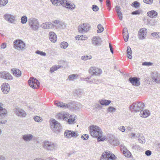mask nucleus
I'll return each mask as SVG.
<instances>
[{
	"mask_svg": "<svg viewBox=\"0 0 160 160\" xmlns=\"http://www.w3.org/2000/svg\"><path fill=\"white\" fill-rule=\"evenodd\" d=\"M52 22L55 24V28L57 29H64L66 27V24L64 22L60 21L59 20H55Z\"/></svg>",
	"mask_w": 160,
	"mask_h": 160,
	"instance_id": "nucleus-13",
	"label": "nucleus"
},
{
	"mask_svg": "<svg viewBox=\"0 0 160 160\" xmlns=\"http://www.w3.org/2000/svg\"><path fill=\"white\" fill-rule=\"evenodd\" d=\"M8 0H0V7L4 6L8 2Z\"/></svg>",
	"mask_w": 160,
	"mask_h": 160,
	"instance_id": "nucleus-42",
	"label": "nucleus"
},
{
	"mask_svg": "<svg viewBox=\"0 0 160 160\" xmlns=\"http://www.w3.org/2000/svg\"><path fill=\"white\" fill-rule=\"evenodd\" d=\"M60 2L58 6L60 5L62 6L63 7H66V3L67 2V1L66 0H60Z\"/></svg>",
	"mask_w": 160,
	"mask_h": 160,
	"instance_id": "nucleus-48",
	"label": "nucleus"
},
{
	"mask_svg": "<svg viewBox=\"0 0 160 160\" xmlns=\"http://www.w3.org/2000/svg\"><path fill=\"white\" fill-rule=\"evenodd\" d=\"M64 134L67 138L74 137H77L78 136V134L75 132L68 130L65 131Z\"/></svg>",
	"mask_w": 160,
	"mask_h": 160,
	"instance_id": "nucleus-14",
	"label": "nucleus"
},
{
	"mask_svg": "<svg viewBox=\"0 0 160 160\" xmlns=\"http://www.w3.org/2000/svg\"><path fill=\"white\" fill-rule=\"evenodd\" d=\"M134 151H138L141 149L140 146L136 144H131L130 145Z\"/></svg>",
	"mask_w": 160,
	"mask_h": 160,
	"instance_id": "nucleus-32",
	"label": "nucleus"
},
{
	"mask_svg": "<svg viewBox=\"0 0 160 160\" xmlns=\"http://www.w3.org/2000/svg\"><path fill=\"white\" fill-rule=\"evenodd\" d=\"M0 77L7 80H12V78L11 75L6 71L0 72Z\"/></svg>",
	"mask_w": 160,
	"mask_h": 160,
	"instance_id": "nucleus-15",
	"label": "nucleus"
},
{
	"mask_svg": "<svg viewBox=\"0 0 160 160\" xmlns=\"http://www.w3.org/2000/svg\"><path fill=\"white\" fill-rule=\"evenodd\" d=\"M15 112L17 116L20 117H25L27 115L25 111L18 108H16Z\"/></svg>",
	"mask_w": 160,
	"mask_h": 160,
	"instance_id": "nucleus-17",
	"label": "nucleus"
},
{
	"mask_svg": "<svg viewBox=\"0 0 160 160\" xmlns=\"http://www.w3.org/2000/svg\"><path fill=\"white\" fill-rule=\"evenodd\" d=\"M90 27L86 23H83L79 26L78 30L79 32L83 33L89 29Z\"/></svg>",
	"mask_w": 160,
	"mask_h": 160,
	"instance_id": "nucleus-16",
	"label": "nucleus"
},
{
	"mask_svg": "<svg viewBox=\"0 0 160 160\" xmlns=\"http://www.w3.org/2000/svg\"><path fill=\"white\" fill-rule=\"evenodd\" d=\"M123 154L126 157L128 158L130 157L131 154V152L128 150L124 146L123 147Z\"/></svg>",
	"mask_w": 160,
	"mask_h": 160,
	"instance_id": "nucleus-31",
	"label": "nucleus"
},
{
	"mask_svg": "<svg viewBox=\"0 0 160 160\" xmlns=\"http://www.w3.org/2000/svg\"><path fill=\"white\" fill-rule=\"evenodd\" d=\"M92 8L94 12H97L99 10V8L96 5L92 6Z\"/></svg>",
	"mask_w": 160,
	"mask_h": 160,
	"instance_id": "nucleus-49",
	"label": "nucleus"
},
{
	"mask_svg": "<svg viewBox=\"0 0 160 160\" xmlns=\"http://www.w3.org/2000/svg\"><path fill=\"white\" fill-rule=\"evenodd\" d=\"M47 29L54 28L55 27V24H53L51 22H47Z\"/></svg>",
	"mask_w": 160,
	"mask_h": 160,
	"instance_id": "nucleus-41",
	"label": "nucleus"
},
{
	"mask_svg": "<svg viewBox=\"0 0 160 160\" xmlns=\"http://www.w3.org/2000/svg\"><path fill=\"white\" fill-rule=\"evenodd\" d=\"M109 47L110 49V51L112 53H113V49L112 47L111 43L109 44Z\"/></svg>",
	"mask_w": 160,
	"mask_h": 160,
	"instance_id": "nucleus-64",
	"label": "nucleus"
},
{
	"mask_svg": "<svg viewBox=\"0 0 160 160\" xmlns=\"http://www.w3.org/2000/svg\"><path fill=\"white\" fill-rule=\"evenodd\" d=\"M68 43L65 42H63L61 43L60 47L63 49H66L68 46Z\"/></svg>",
	"mask_w": 160,
	"mask_h": 160,
	"instance_id": "nucleus-38",
	"label": "nucleus"
},
{
	"mask_svg": "<svg viewBox=\"0 0 160 160\" xmlns=\"http://www.w3.org/2000/svg\"><path fill=\"white\" fill-rule=\"evenodd\" d=\"M51 127L52 130L56 133H58L62 129L60 124L55 119L52 120Z\"/></svg>",
	"mask_w": 160,
	"mask_h": 160,
	"instance_id": "nucleus-4",
	"label": "nucleus"
},
{
	"mask_svg": "<svg viewBox=\"0 0 160 160\" xmlns=\"http://www.w3.org/2000/svg\"><path fill=\"white\" fill-rule=\"evenodd\" d=\"M89 138V135L88 134H83L81 136V138L83 140H87Z\"/></svg>",
	"mask_w": 160,
	"mask_h": 160,
	"instance_id": "nucleus-57",
	"label": "nucleus"
},
{
	"mask_svg": "<svg viewBox=\"0 0 160 160\" xmlns=\"http://www.w3.org/2000/svg\"><path fill=\"white\" fill-rule=\"evenodd\" d=\"M144 107V103L141 102H135L133 103L130 108L132 112H137L143 110Z\"/></svg>",
	"mask_w": 160,
	"mask_h": 160,
	"instance_id": "nucleus-3",
	"label": "nucleus"
},
{
	"mask_svg": "<svg viewBox=\"0 0 160 160\" xmlns=\"http://www.w3.org/2000/svg\"><path fill=\"white\" fill-rule=\"evenodd\" d=\"M92 58V57L91 56H88L87 55L86 56H83L81 58V59L82 60H87L89 59H91Z\"/></svg>",
	"mask_w": 160,
	"mask_h": 160,
	"instance_id": "nucleus-46",
	"label": "nucleus"
},
{
	"mask_svg": "<svg viewBox=\"0 0 160 160\" xmlns=\"http://www.w3.org/2000/svg\"><path fill=\"white\" fill-rule=\"evenodd\" d=\"M3 18L6 21L11 23H14L16 21L15 16L10 14H5Z\"/></svg>",
	"mask_w": 160,
	"mask_h": 160,
	"instance_id": "nucleus-9",
	"label": "nucleus"
},
{
	"mask_svg": "<svg viewBox=\"0 0 160 160\" xmlns=\"http://www.w3.org/2000/svg\"><path fill=\"white\" fill-rule=\"evenodd\" d=\"M13 75L17 77H20L21 75V72L19 69L13 68L12 69Z\"/></svg>",
	"mask_w": 160,
	"mask_h": 160,
	"instance_id": "nucleus-28",
	"label": "nucleus"
},
{
	"mask_svg": "<svg viewBox=\"0 0 160 160\" xmlns=\"http://www.w3.org/2000/svg\"><path fill=\"white\" fill-rule=\"evenodd\" d=\"M145 154L147 156H150L152 154V152L150 150H147L145 152Z\"/></svg>",
	"mask_w": 160,
	"mask_h": 160,
	"instance_id": "nucleus-60",
	"label": "nucleus"
},
{
	"mask_svg": "<svg viewBox=\"0 0 160 160\" xmlns=\"http://www.w3.org/2000/svg\"><path fill=\"white\" fill-rule=\"evenodd\" d=\"M49 38L50 41L52 42H55L57 40V36L54 32H49Z\"/></svg>",
	"mask_w": 160,
	"mask_h": 160,
	"instance_id": "nucleus-22",
	"label": "nucleus"
},
{
	"mask_svg": "<svg viewBox=\"0 0 160 160\" xmlns=\"http://www.w3.org/2000/svg\"><path fill=\"white\" fill-rule=\"evenodd\" d=\"M76 39L77 40H85L87 39V37H85V36H83V35H81L80 36L79 35H78L76 37Z\"/></svg>",
	"mask_w": 160,
	"mask_h": 160,
	"instance_id": "nucleus-40",
	"label": "nucleus"
},
{
	"mask_svg": "<svg viewBox=\"0 0 160 160\" xmlns=\"http://www.w3.org/2000/svg\"><path fill=\"white\" fill-rule=\"evenodd\" d=\"M57 70V69L55 67V66H54L50 68V72H53L56 71Z\"/></svg>",
	"mask_w": 160,
	"mask_h": 160,
	"instance_id": "nucleus-61",
	"label": "nucleus"
},
{
	"mask_svg": "<svg viewBox=\"0 0 160 160\" xmlns=\"http://www.w3.org/2000/svg\"><path fill=\"white\" fill-rule=\"evenodd\" d=\"M106 5L107 7L109 10H110L111 8V2L110 0H107L106 1Z\"/></svg>",
	"mask_w": 160,
	"mask_h": 160,
	"instance_id": "nucleus-54",
	"label": "nucleus"
},
{
	"mask_svg": "<svg viewBox=\"0 0 160 160\" xmlns=\"http://www.w3.org/2000/svg\"><path fill=\"white\" fill-rule=\"evenodd\" d=\"M123 37L125 42H127L128 41L129 35L128 33L127 32L123 33Z\"/></svg>",
	"mask_w": 160,
	"mask_h": 160,
	"instance_id": "nucleus-47",
	"label": "nucleus"
},
{
	"mask_svg": "<svg viewBox=\"0 0 160 160\" xmlns=\"http://www.w3.org/2000/svg\"><path fill=\"white\" fill-rule=\"evenodd\" d=\"M40 27L44 29H47V22L42 23Z\"/></svg>",
	"mask_w": 160,
	"mask_h": 160,
	"instance_id": "nucleus-56",
	"label": "nucleus"
},
{
	"mask_svg": "<svg viewBox=\"0 0 160 160\" xmlns=\"http://www.w3.org/2000/svg\"><path fill=\"white\" fill-rule=\"evenodd\" d=\"M25 46L24 42L21 40H16L13 42V47L15 49L22 50L24 49Z\"/></svg>",
	"mask_w": 160,
	"mask_h": 160,
	"instance_id": "nucleus-8",
	"label": "nucleus"
},
{
	"mask_svg": "<svg viewBox=\"0 0 160 160\" xmlns=\"http://www.w3.org/2000/svg\"><path fill=\"white\" fill-rule=\"evenodd\" d=\"M151 35L153 37L157 39L160 38V32H154L152 33Z\"/></svg>",
	"mask_w": 160,
	"mask_h": 160,
	"instance_id": "nucleus-34",
	"label": "nucleus"
},
{
	"mask_svg": "<svg viewBox=\"0 0 160 160\" xmlns=\"http://www.w3.org/2000/svg\"><path fill=\"white\" fill-rule=\"evenodd\" d=\"M109 142L111 144L114 146H117L119 144V141L117 139L111 140L109 141Z\"/></svg>",
	"mask_w": 160,
	"mask_h": 160,
	"instance_id": "nucleus-35",
	"label": "nucleus"
},
{
	"mask_svg": "<svg viewBox=\"0 0 160 160\" xmlns=\"http://www.w3.org/2000/svg\"><path fill=\"white\" fill-rule=\"evenodd\" d=\"M33 119L36 122H40L42 121V119L40 117L37 116H34Z\"/></svg>",
	"mask_w": 160,
	"mask_h": 160,
	"instance_id": "nucleus-44",
	"label": "nucleus"
},
{
	"mask_svg": "<svg viewBox=\"0 0 160 160\" xmlns=\"http://www.w3.org/2000/svg\"><path fill=\"white\" fill-rule=\"evenodd\" d=\"M66 8H68L71 9H74L75 7V5L73 4H71L68 2H66Z\"/></svg>",
	"mask_w": 160,
	"mask_h": 160,
	"instance_id": "nucleus-36",
	"label": "nucleus"
},
{
	"mask_svg": "<svg viewBox=\"0 0 160 160\" xmlns=\"http://www.w3.org/2000/svg\"><path fill=\"white\" fill-rule=\"evenodd\" d=\"M99 102L102 106H107L109 105L111 102V101L110 100H107L103 99L101 100H99Z\"/></svg>",
	"mask_w": 160,
	"mask_h": 160,
	"instance_id": "nucleus-29",
	"label": "nucleus"
},
{
	"mask_svg": "<svg viewBox=\"0 0 160 160\" xmlns=\"http://www.w3.org/2000/svg\"><path fill=\"white\" fill-rule=\"evenodd\" d=\"M142 12V11L141 10H137L132 12L131 14L132 15H139Z\"/></svg>",
	"mask_w": 160,
	"mask_h": 160,
	"instance_id": "nucleus-52",
	"label": "nucleus"
},
{
	"mask_svg": "<svg viewBox=\"0 0 160 160\" xmlns=\"http://www.w3.org/2000/svg\"><path fill=\"white\" fill-rule=\"evenodd\" d=\"M119 19L122 20V12L117 14Z\"/></svg>",
	"mask_w": 160,
	"mask_h": 160,
	"instance_id": "nucleus-62",
	"label": "nucleus"
},
{
	"mask_svg": "<svg viewBox=\"0 0 160 160\" xmlns=\"http://www.w3.org/2000/svg\"><path fill=\"white\" fill-rule=\"evenodd\" d=\"M118 129L119 130H120L122 132H124L125 131V128L124 126H120L118 127Z\"/></svg>",
	"mask_w": 160,
	"mask_h": 160,
	"instance_id": "nucleus-58",
	"label": "nucleus"
},
{
	"mask_svg": "<svg viewBox=\"0 0 160 160\" xmlns=\"http://www.w3.org/2000/svg\"><path fill=\"white\" fill-rule=\"evenodd\" d=\"M147 15L150 18H155L157 17L158 13L154 10H151L147 12Z\"/></svg>",
	"mask_w": 160,
	"mask_h": 160,
	"instance_id": "nucleus-25",
	"label": "nucleus"
},
{
	"mask_svg": "<svg viewBox=\"0 0 160 160\" xmlns=\"http://www.w3.org/2000/svg\"><path fill=\"white\" fill-rule=\"evenodd\" d=\"M143 1L146 4H151L153 2V0H143Z\"/></svg>",
	"mask_w": 160,
	"mask_h": 160,
	"instance_id": "nucleus-55",
	"label": "nucleus"
},
{
	"mask_svg": "<svg viewBox=\"0 0 160 160\" xmlns=\"http://www.w3.org/2000/svg\"><path fill=\"white\" fill-rule=\"evenodd\" d=\"M36 53L37 54L40 55L42 56H45L46 55V53L39 50H37L36 52Z\"/></svg>",
	"mask_w": 160,
	"mask_h": 160,
	"instance_id": "nucleus-50",
	"label": "nucleus"
},
{
	"mask_svg": "<svg viewBox=\"0 0 160 160\" xmlns=\"http://www.w3.org/2000/svg\"><path fill=\"white\" fill-rule=\"evenodd\" d=\"M129 80L133 85L138 86L140 84L138 79L136 77H131L129 78Z\"/></svg>",
	"mask_w": 160,
	"mask_h": 160,
	"instance_id": "nucleus-21",
	"label": "nucleus"
},
{
	"mask_svg": "<svg viewBox=\"0 0 160 160\" xmlns=\"http://www.w3.org/2000/svg\"><path fill=\"white\" fill-rule=\"evenodd\" d=\"M132 6L135 8H137L140 7V4L137 1H134L132 3Z\"/></svg>",
	"mask_w": 160,
	"mask_h": 160,
	"instance_id": "nucleus-43",
	"label": "nucleus"
},
{
	"mask_svg": "<svg viewBox=\"0 0 160 160\" xmlns=\"http://www.w3.org/2000/svg\"><path fill=\"white\" fill-rule=\"evenodd\" d=\"M116 110V108L113 107H110L108 108V112L112 113L115 112Z\"/></svg>",
	"mask_w": 160,
	"mask_h": 160,
	"instance_id": "nucleus-45",
	"label": "nucleus"
},
{
	"mask_svg": "<svg viewBox=\"0 0 160 160\" xmlns=\"http://www.w3.org/2000/svg\"><path fill=\"white\" fill-rule=\"evenodd\" d=\"M115 9L117 14L121 12L120 11L121 8L119 6H116L115 7Z\"/></svg>",
	"mask_w": 160,
	"mask_h": 160,
	"instance_id": "nucleus-59",
	"label": "nucleus"
},
{
	"mask_svg": "<svg viewBox=\"0 0 160 160\" xmlns=\"http://www.w3.org/2000/svg\"><path fill=\"white\" fill-rule=\"evenodd\" d=\"M127 53L128 58L130 59H131L132 58V51L131 48L129 46L127 47Z\"/></svg>",
	"mask_w": 160,
	"mask_h": 160,
	"instance_id": "nucleus-30",
	"label": "nucleus"
},
{
	"mask_svg": "<svg viewBox=\"0 0 160 160\" xmlns=\"http://www.w3.org/2000/svg\"><path fill=\"white\" fill-rule=\"evenodd\" d=\"M75 116L72 115H69V114H68L67 115L68 119L67 120L65 121H67L68 123L69 124H73L75 120Z\"/></svg>",
	"mask_w": 160,
	"mask_h": 160,
	"instance_id": "nucleus-26",
	"label": "nucleus"
},
{
	"mask_svg": "<svg viewBox=\"0 0 160 160\" xmlns=\"http://www.w3.org/2000/svg\"><path fill=\"white\" fill-rule=\"evenodd\" d=\"M1 88L3 92L6 94L9 91V86L8 83H3L1 85Z\"/></svg>",
	"mask_w": 160,
	"mask_h": 160,
	"instance_id": "nucleus-20",
	"label": "nucleus"
},
{
	"mask_svg": "<svg viewBox=\"0 0 160 160\" xmlns=\"http://www.w3.org/2000/svg\"><path fill=\"white\" fill-rule=\"evenodd\" d=\"M21 20L22 23L23 24L26 23L28 21L27 18L25 15H24L22 17Z\"/></svg>",
	"mask_w": 160,
	"mask_h": 160,
	"instance_id": "nucleus-39",
	"label": "nucleus"
},
{
	"mask_svg": "<svg viewBox=\"0 0 160 160\" xmlns=\"http://www.w3.org/2000/svg\"><path fill=\"white\" fill-rule=\"evenodd\" d=\"M152 80L157 83H160V74L157 72H152Z\"/></svg>",
	"mask_w": 160,
	"mask_h": 160,
	"instance_id": "nucleus-18",
	"label": "nucleus"
},
{
	"mask_svg": "<svg viewBox=\"0 0 160 160\" xmlns=\"http://www.w3.org/2000/svg\"><path fill=\"white\" fill-rule=\"evenodd\" d=\"M153 63L150 62H142V65L143 66H150L152 65Z\"/></svg>",
	"mask_w": 160,
	"mask_h": 160,
	"instance_id": "nucleus-53",
	"label": "nucleus"
},
{
	"mask_svg": "<svg viewBox=\"0 0 160 160\" xmlns=\"http://www.w3.org/2000/svg\"><path fill=\"white\" fill-rule=\"evenodd\" d=\"M78 77V75L76 74H73L70 75L68 76V78L66 79V80H68L70 81H73L74 80L77 79Z\"/></svg>",
	"mask_w": 160,
	"mask_h": 160,
	"instance_id": "nucleus-33",
	"label": "nucleus"
},
{
	"mask_svg": "<svg viewBox=\"0 0 160 160\" xmlns=\"http://www.w3.org/2000/svg\"><path fill=\"white\" fill-rule=\"evenodd\" d=\"M117 157L110 151H107L103 152L101 158V160H115Z\"/></svg>",
	"mask_w": 160,
	"mask_h": 160,
	"instance_id": "nucleus-6",
	"label": "nucleus"
},
{
	"mask_svg": "<svg viewBox=\"0 0 160 160\" xmlns=\"http://www.w3.org/2000/svg\"><path fill=\"white\" fill-rule=\"evenodd\" d=\"M29 86L33 89H37L40 87V83L36 78H30L28 81Z\"/></svg>",
	"mask_w": 160,
	"mask_h": 160,
	"instance_id": "nucleus-7",
	"label": "nucleus"
},
{
	"mask_svg": "<svg viewBox=\"0 0 160 160\" xmlns=\"http://www.w3.org/2000/svg\"><path fill=\"white\" fill-rule=\"evenodd\" d=\"M102 72V70L95 67H91L89 70V72L92 75L98 76Z\"/></svg>",
	"mask_w": 160,
	"mask_h": 160,
	"instance_id": "nucleus-12",
	"label": "nucleus"
},
{
	"mask_svg": "<svg viewBox=\"0 0 160 160\" xmlns=\"http://www.w3.org/2000/svg\"><path fill=\"white\" fill-rule=\"evenodd\" d=\"M138 141L141 143H144L145 142V140L144 137H141L138 139Z\"/></svg>",
	"mask_w": 160,
	"mask_h": 160,
	"instance_id": "nucleus-51",
	"label": "nucleus"
},
{
	"mask_svg": "<svg viewBox=\"0 0 160 160\" xmlns=\"http://www.w3.org/2000/svg\"><path fill=\"white\" fill-rule=\"evenodd\" d=\"M89 128L91 135L93 138H97L98 141H104L106 139L105 137H102V132L98 126L92 125Z\"/></svg>",
	"mask_w": 160,
	"mask_h": 160,
	"instance_id": "nucleus-1",
	"label": "nucleus"
},
{
	"mask_svg": "<svg viewBox=\"0 0 160 160\" xmlns=\"http://www.w3.org/2000/svg\"><path fill=\"white\" fill-rule=\"evenodd\" d=\"M43 147L48 151H52L58 148V145L54 142L45 141L44 142Z\"/></svg>",
	"mask_w": 160,
	"mask_h": 160,
	"instance_id": "nucleus-5",
	"label": "nucleus"
},
{
	"mask_svg": "<svg viewBox=\"0 0 160 160\" xmlns=\"http://www.w3.org/2000/svg\"><path fill=\"white\" fill-rule=\"evenodd\" d=\"M54 103L57 107L64 109L68 108L71 106L70 103H66L56 101Z\"/></svg>",
	"mask_w": 160,
	"mask_h": 160,
	"instance_id": "nucleus-10",
	"label": "nucleus"
},
{
	"mask_svg": "<svg viewBox=\"0 0 160 160\" xmlns=\"http://www.w3.org/2000/svg\"><path fill=\"white\" fill-rule=\"evenodd\" d=\"M33 137V135L30 134H27L22 136L23 139L26 142H29L31 141Z\"/></svg>",
	"mask_w": 160,
	"mask_h": 160,
	"instance_id": "nucleus-23",
	"label": "nucleus"
},
{
	"mask_svg": "<svg viewBox=\"0 0 160 160\" xmlns=\"http://www.w3.org/2000/svg\"><path fill=\"white\" fill-rule=\"evenodd\" d=\"M147 29L146 28H141L138 31V37L140 39L143 40L145 38L146 36Z\"/></svg>",
	"mask_w": 160,
	"mask_h": 160,
	"instance_id": "nucleus-11",
	"label": "nucleus"
},
{
	"mask_svg": "<svg viewBox=\"0 0 160 160\" xmlns=\"http://www.w3.org/2000/svg\"><path fill=\"white\" fill-rule=\"evenodd\" d=\"M28 22L30 27L32 30L34 31L38 30L39 28V23L37 18L31 17L28 19Z\"/></svg>",
	"mask_w": 160,
	"mask_h": 160,
	"instance_id": "nucleus-2",
	"label": "nucleus"
},
{
	"mask_svg": "<svg viewBox=\"0 0 160 160\" xmlns=\"http://www.w3.org/2000/svg\"><path fill=\"white\" fill-rule=\"evenodd\" d=\"M97 27L98 29L97 32L98 33H100L102 32L104 30V28L100 24L98 25Z\"/></svg>",
	"mask_w": 160,
	"mask_h": 160,
	"instance_id": "nucleus-37",
	"label": "nucleus"
},
{
	"mask_svg": "<svg viewBox=\"0 0 160 160\" xmlns=\"http://www.w3.org/2000/svg\"><path fill=\"white\" fill-rule=\"evenodd\" d=\"M68 114L64 112H60L58 114L56 117L59 120H62L64 121L67 120Z\"/></svg>",
	"mask_w": 160,
	"mask_h": 160,
	"instance_id": "nucleus-19",
	"label": "nucleus"
},
{
	"mask_svg": "<svg viewBox=\"0 0 160 160\" xmlns=\"http://www.w3.org/2000/svg\"><path fill=\"white\" fill-rule=\"evenodd\" d=\"M6 44L5 43H2L1 45V47L2 48L5 49L6 48Z\"/></svg>",
	"mask_w": 160,
	"mask_h": 160,
	"instance_id": "nucleus-63",
	"label": "nucleus"
},
{
	"mask_svg": "<svg viewBox=\"0 0 160 160\" xmlns=\"http://www.w3.org/2000/svg\"><path fill=\"white\" fill-rule=\"evenodd\" d=\"M101 43V39L98 37H94L92 40V43L94 46H98Z\"/></svg>",
	"mask_w": 160,
	"mask_h": 160,
	"instance_id": "nucleus-24",
	"label": "nucleus"
},
{
	"mask_svg": "<svg viewBox=\"0 0 160 160\" xmlns=\"http://www.w3.org/2000/svg\"><path fill=\"white\" fill-rule=\"evenodd\" d=\"M150 114V112L148 110H144L143 111L142 110L140 112V115L141 117L143 118H147L148 117Z\"/></svg>",
	"mask_w": 160,
	"mask_h": 160,
	"instance_id": "nucleus-27",
	"label": "nucleus"
}]
</instances>
